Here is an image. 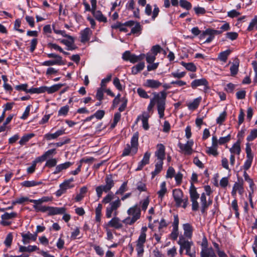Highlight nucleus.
<instances>
[{
    "label": "nucleus",
    "instance_id": "53",
    "mask_svg": "<svg viewBox=\"0 0 257 257\" xmlns=\"http://www.w3.org/2000/svg\"><path fill=\"white\" fill-rule=\"evenodd\" d=\"M57 160L56 158H51L48 160L45 164V166L52 168L56 166Z\"/></svg>",
    "mask_w": 257,
    "mask_h": 257
},
{
    "label": "nucleus",
    "instance_id": "1",
    "mask_svg": "<svg viewBox=\"0 0 257 257\" xmlns=\"http://www.w3.org/2000/svg\"><path fill=\"white\" fill-rule=\"evenodd\" d=\"M115 197L113 193L110 192L108 193L102 199V203L108 204L109 205L106 208L105 216L107 218L111 217L112 215L113 217L109 220L107 223L103 224L104 226L107 227H112L116 229L121 228L123 226L122 220H121L117 215H118L117 209L120 207L121 203L119 197L115 200H113Z\"/></svg>",
    "mask_w": 257,
    "mask_h": 257
},
{
    "label": "nucleus",
    "instance_id": "35",
    "mask_svg": "<svg viewBox=\"0 0 257 257\" xmlns=\"http://www.w3.org/2000/svg\"><path fill=\"white\" fill-rule=\"evenodd\" d=\"M243 177H244L245 181L247 182L249 184V188L251 191V192L250 193H249V196H250L251 193H253V192L254 184L253 183L252 180L250 178L249 176H248L247 173L246 172V171H244L243 173Z\"/></svg>",
    "mask_w": 257,
    "mask_h": 257
},
{
    "label": "nucleus",
    "instance_id": "23",
    "mask_svg": "<svg viewBox=\"0 0 257 257\" xmlns=\"http://www.w3.org/2000/svg\"><path fill=\"white\" fill-rule=\"evenodd\" d=\"M161 85L160 81L155 79H147L144 83L145 86L154 89L159 88Z\"/></svg>",
    "mask_w": 257,
    "mask_h": 257
},
{
    "label": "nucleus",
    "instance_id": "59",
    "mask_svg": "<svg viewBox=\"0 0 257 257\" xmlns=\"http://www.w3.org/2000/svg\"><path fill=\"white\" fill-rule=\"evenodd\" d=\"M231 75L233 76L236 74L238 70V63H233L230 68Z\"/></svg>",
    "mask_w": 257,
    "mask_h": 257
},
{
    "label": "nucleus",
    "instance_id": "36",
    "mask_svg": "<svg viewBox=\"0 0 257 257\" xmlns=\"http://www.w3.org/2000/svg\"><path fill=\"white\" fill-rule=\"evenodd\" d=\"M35 136V134L33 133L27 134L24 135L19 141V144L21 146H23L26 144L31 139Z\"/></svg>",
    "mask_w": 257,
    "mask_h": 257
},
{
    "label": "nucleus",
    "instance_id": "22",
    "mask_svg": "<svg viewBox=\"0 0 257 257\" xmlns=\"http://www.w3.org/2000/svg\"><path fill=\"white\" fill-rule=\"evenodd\" d=\"M201 257H217L212 247L204 246L200 252Z\"/></svg>",
    "mask_w": 257,
    "mask_h": 257
},
{
    "label": "nucleus",
    "instance_id": "41",
    "mask_svg": "<svg viewBox=\"0 0 257 257\" xmlns=\"http://www.w3.org/2000/svg\"><path fill=\"white\" fill-rule=\"evenodd\" d=\"M42 184L41 182H37L34 180L32 181H25L22 183L21 185L23 186L26 187H31L39 185Z\"/></svg>",
    "mask_w": 257,
    "mask_h": 257
},
{
    "label": "nucleus",
    "instance_id": "11",
    "mask_svg": "<svg viewBox=\"0 0 257 257\" xmlns=\"http://www.w3.org/2000/svg\"><path fill=\"white\" fill-rule=\"evenodd\" d=\"M51 200V199L50 197L47 196H44L38 200L30 199L29 201L34 204L33 205V208L36 211L45 212V210L46 209V206L42 205V204L44 202H47Z\"/></svg>",
    "mask_w": 257,
    "mask_h": 257
},
{
    "label": "nucleus",
    "instance_id": "60",
    "mask_svg": "<svg viewBox=\"0 0 257 257\" xmlns=\"http://www.w3.org/2000/svg\"><path fill=\"white\" fill-rule=\"evenodd\" d=\"M252 160L253 158L246 157V160H245L243 165V168L245 171L247 170L250 167Z\"/></svg>",
    "mask_w": 257,
    "mask_h": 257
},
{
    "label": "nucleus",
    "instance_id": "50",
    "mask_svg": "<svg viewBox=\"0 0 257 257\" xmlns=\"http://www.w3.org/2000/svg\"><path fill=\"white\" fill-rule=\"evenodd\" d=\"M105 91V88L104 87H100L99 88L96 92V98L99 100L101 101L103 98V93Z\"/></svg>",
    "mask_w": 257,
    "mask_h": 257
},
{
    "label": "nucleus",
    "instance_id": "12",
    "mask_svg": "<svg viewBox=\"0 0 257 257\" xmlns=\"http://www.w3.org/2000/svg\"><path fill=\"white\" fill-rule=\"evenodd\" d=\"M199 86H203L204 91L206 92L209 89L208 82L206 79L205 78L196 79L191 82V87L193 89H195Z\"/></svg>",
    "mask_w": 257,
    "mask_h": 257
},
{
    "label": "nucleus",
    "instance_id": "9",
    "mask_svg": "<svg viewBox=\"0 0 257 257\" xmlns=\"http://www.w3.org/2000/svg\"><path fill=\"white\" fill-rule=\"evenodd\" d=\"M193 145L194 142L192 140L188 141L185 144L179 142L178 147L180 149L179 152L184 155H191L194 152L193 149Z\"/></svg>",
    "mask_w": 257,
    "mask_h": 257
},
{
    "label": "nucleus",
    "instance_id": "55",
    "mask_svg": "<svg viewBox=\"0 0 257 257\" xmlns=\"http://www.w3.org/2000/svg\"><path fill=\"white\" fill-rule=\"evenodd\" d=\"M180 5L182 8L187 10H190L192 7L191 3L186 0H180Z\"/></svg>",
    "mask_w": 257,
    "mask_h": 257
},
{
    "label": "nucleus",
    "instance_id": "34",
    "mask_svg": "<svg viewBox=\"0 0 257 257\" xmlns=\"http://www.w3.org/2000/svg\"><path fill=\"white\" fill-rule=\"evenodd\" d=\"M59 41L67 47L68 50H72L74 49L72 46L74 41L72 37V39H68V40L62 39L59 40Z\"/></svg>",
    "mask_w": 257,
    "mask_h": 257
},
{
    "label": "nucleus",
    "instance_id": "8",
    "mask_svg": "<svg viewBox=\"0 0 257 257\" xmlns=\"http://www.w3.org/2000/svg\"><path fill=\"white\" fill-rule=\"evenodd\" d=\"M179 245L186 250V254L190 257H195V251L192 248L193 243L191 241L186 239L184 236L181 235L179 236V240L177 241Z\"/></svg>",
    "mask_w": 257,
    "mask_h": 257
},
{
    "label": "nucleus",
    "instance_id": "17",
    "mask_svg": "<svg viewBox=\"0 0 257 257\" xmlns=\"http://www.w3.org/2000/svg\"><path fill=\"white\" fill-rule=\"evenodd\" d=\"M92 34V32L89 28H86L81 30L80 32L81 42L84 43L89 41Z\"/></svg>",
    "mask_w": 257,
    "mask_h": 257
},
{
    "label": "nucleus",
    "instance_id": "51",
    "mask_svg": "<svg viewBox=\"0 0 257 257\" xmlns=\"http://www.w3.org/2000/svg\"><path fill=\"white\" fill-rule=\"evenodd\" d=\"M151 155V153L149 152H146L144 155L143 159L141 160V162L142 164H144L145 165H146L149 164L150 162V158Z\"/></svg>",
    "mask_w": 257,
    "mask_h": 257
},
{
    "label": "nucleus",
    "instance_id": "13",
    "mask_svg": "<svg viewBox=\"0 0 257 257\" xmlns=\"http://www.w3.org/2000/svg\"><path fill=\"white\" fill-rule=\"evenodd\" d=\"M157 150L155 153V156L157 158V162L163 163L165 157V148L162 144H159L157 146Z\"/></svg>",
    "mask_w": 257,
    "mask_h": 257
},
{
    "label": "nucleus",
    "instance_id": "6",
    "mask_svg": "<svg viewBox=\"0 0 257 257\" xmlns=\"http://www.w3.org/2000/svg\"><path fill=\"white\" fill-rule=\"evenodd\" d=\"M105 182V185H100L96 188V192L98 198L101 197L103 192L110 193L109 191L114 186V182L111 175H107L106 176Z\"/></svg>",
    "mask_w": 257,
    "mask_h": 257
},
{
    "label": "nucleus",
    "instance_id": "18",
    "mask_svg": "<svg viewBox=\"0 0 257 257\" xmlns=\"http://www.w3.org/2000/svg\"><path fill=\"white\" fill-rule=\"evenodd\" d=\"M200 203L201 204V211L202 212H204L209 206L212 204V201L210 199L207 200L205 193H202L200 197Z\"/></svg>",
    "mask_w": 257,
    "mask_h": 257
},
{
    "label": "nucleus",
    "instance_id": "3",
    "mask_svg": "<svg viewBox=\"0 0 257 257\" xmlns=\"http://www.w3.org/2000/svg\"><path fill=\"white\" fill-rule=\"evenodd\" d=\"M138 140H139V133H135L131 138V145L127 144L124 149L122 156H126L129 155L131 153L133 155L135 154L138 149Z\"/></svg>",
    "mask_w": 257,
    "mask_h": 257
},
{
    "label": "nucleus",
    "instance_id": "58",
    "mask_svg": "<svg viewBox=\"0 0 257 257\" xmlns=\"http://www.w3.org/2000/svg\"><path fill=\"white\" fill-rule=\"evenodd\" d=\"M93 249H94L96 253L99 256H103L104 255V250L102 247L98 245H93Z\"/></svg>",
    "mask_w": 257,
    "mask_h": 257
},
{
    "label": "nucleus",
    "instance_id": "57",
    "mask_svg": "<svg viewBox=\"0 0 257 257\" xmlns=\"http://www.w3.org/2000/svg\"><path fill=\"white\" fill-rule=\"evenodd\" d=\"M231 139V135L230 134H228L227 136L225 137H222L219 138L218 140L219 141V144L220 145H222L225 144V143L228 142Z\"/></svg>",
    "mask_w": 257,
    "mask_h": 257
},
{
    "label": "nucleus",
    "instance_id": "45",
    "mask_svg": "<svg viewBox=\"0 0 257 257\" xmlns=\"http://www.w3.org/2000/svg\"><path fill=\"white\" fill-rule=\"evenodd\" d=\"M145 58L144 54H140L139 55H136L132 54L130 60V61L132 63H136L138 61L142 60Z\"/></svg>",
    "mask_w": 257,
    "mask_h": 257
},
{
    "label": "nucleus",
    "instance_id": "2",
    "mask_svg": "<svg viewBox=\"0 0 257 257\" xmlns=\"http://www.w3.org/2000/svg\"><path fill=\"white\" fill-rule=\"evenodd\" d=\"M129 216L122 220L125 225H133L141 217V211L138 205L130 207L127 210Z\"/></svg>",
    "mask_w": 257,
    "mask_h": 257
},
{
    "label": "nucleus",
    "instance_id": "42",
    "mask_svg": "<svg viewBox=\"0 0 257 257\" xmlns=\"http://www.w3.org/2000/svg\"><path fill=\"white\" fill-rule=\"evenodd\" d=\"M52 29L53 30L55 34H58V35H61L62 36H63L64 37L67 38L68 39H72V36H70L69 35H67L66 34L65 31H64V30H59L57 29L56 28L55 25H54V24L52 25Z\"/></svg>",
    "mask_w": 257,
    "mask_h": 257
},
{
    "label": "nucleus",
    "instance_id": "49",
    "mask_svg": "<svg viewBox=\"0 0 257 257\" xmlns=\"http://www.w3.org/2000/svg\"><path fill=\"white\" fill-rule=\"evenodd\" d=\"M137 92L138 95H139V96L142 98L148 99L150 97L149 95L148 94V93L146 91V90H145L142 88H141V87L138 88L137 90Z\"/></svg>",
    "mask_w": 257,
    "mask_h": 257
},
{
    "label": "nucleus",
    "instance_id": "15",
    "mask_svg": "<svg viewBox=\"0 0 257 257\" xmlns=\"http://www.w3.org/2000/svg\"><path fill=\"white\" fill-rule=\"evenodd\" d=\"M243 179L242 178L238 179L237 181L235 182L233 186L231 191L232 196L235 197L237 192H238L240 194H242L243 192Z\"/></svg>",
    "mask_w": 257,
    "mask_h": 257
},
{
    "label": "nucleus",
    "instance_id": "10",
    "mask_svg": "<svg viewBox=\"0 0 257 257\" xmlns=\"http://www.w3.org/2000/svg\"><path fill=\"white\" fill-rule=\"evenodd\" d=\"M125 25H127V27L131 28V32L127 35H134L136 36H139L141 34L143 27L140 23L134 21H129L125 22Z\"/></svg>",
    "mask_w": 257,
    "mask_h": 257
},
{
    "label": "nucleus",
    "instance_id": "21",
    "mask_svg": "<svg viewBox=\"0 0 257 257\" xmlns=\"http://www.w3.org/2000/svg\"><path fill=\"white\" fill-rule=\"evenodd\" d=\"M73 164V163L70 162H66L64 163L59 164L56 166L53 174L55 175L58 174L63 170L67 169Z\"/></svg>",
    "mask_w": 257,
    "mask_h": 257
},
{
    "label": "nucleus",
    "instance_id": "5",
    "mask_svg": "<svg viewBox=\"0 0 257 257\" xmlns=\"http://www.w3.org/2000/svg\"><path fill=\"white\" fill-rule=\"evenodd\" d=\"M173 196L177 207L186 208L188 204V199L187 196H184L183 193L180 189H175L173 190Z\"/></svg>",
    "mask_w": 257,
    "mask_h": 257
},
{
    "label": "nucleus",
    "instance_id": "39",
    "mask_svg": "<svg viewBox=\"0 0 257 257\" xmlns=\"http://www.w3.org/2000/svg\"><path fill=\"white\" fill-rule=\"evenodd\" d=\"M64 64V62H61L58 60H50L43 62L42 65L45 66H50L55 65H61Z\"/></svg>",
    "mask_w": 257,
    "mask_h": 257
},
{
    "label": "nucleus",
    "instance_id": "33",
    "mask_svg": "<svg viewBox=\"0 0 257 257\" xmlns=\"http://www.w3.org/2000/svg\"><path fill=\"white\" fill-rule=\"evenodd\" d=\"M181 64L188 71L194 72L197 70V67L196 65L192 62L186 63L185 62L182 61L181 62Z\"/></svg>",
    "mask_w": 257,
    "mask_h": 257
},
{
    "label": "nucleus",
    "instance_id": "29",
    "mask_svg": "<svg viewBox=\"0 0 257 257\" xmlns=\"http://www.w3.org/2000/svg\"><path fill=\"white\" fill-rule=\"evenodd\" d=\"M92 14L94 18L100 22H106L107 18L102 14L100 11H96V10L92 11Z\"/></svg>",
    "mask_w": 257,
    "mask_h": 257
},
{
    "label": "nucleus",
    "instance_id": "24",
    "mask_svg": "<svg viewBox=\"0 0 257 257\" xmlns=\"http://www.w3.org/2000/svg\"><path fill=\"white\" fill-rule=\"evenodd\" d=\"M202 100V97L199 96L194 99H193L192 101L189 102L187 103V106L188 108L190 110H194L197 109L200 103Z\"/></svg>",
    "mask_w": 257,
    "mask_h": 257
},
{
    "label": "nucleus",
    "instance_id": "14",
    "mask_svg": "<svg viewBox=\"0 0 257 257\" xmlns=\"http://www.w3.org/2000/svg\"><path fill=\"white\" fill-rule=\"evenodd\" d=\"M17 216V213L15 212L11 213L6 212L1 215L2 220L1 224L3 226H8L11 224L12 222L9 220L16 218Z\"/></svg>",
    "mask_w": 257,
    "mask_h": 257
},
{
    "label": "nucleus",
    "instance_id": "54",
    "mask_svg": "<svg viewBox=\"0 0 257 257\" xmlns=\"http://www.w3.org/2000/svg\"><path fill=\"white\" fill-rule=\"evenodd\" d=\"M185 75V72H179L178 70L175 72H173L171 73V76L177 79L182 78L184 77Z\"/></svg>",
    "mask_w": 257,
    "mask_h": 257
},
{
    "label": "nucleus",
    "instance_id": "20",
    "mask_svg": "<svg viewBox=\"0 0 257 257\" xmlns=\"http://www.w3.org/2000/svg\"><path fill=\"white\" fill-rule=\"evenodd\" d=\"M37 232L34 234L28 232L26 233H22V241L24 244L29 243L31 240L35 241L37 239Z\"/></svg>",
    "mask_w": 257,
    "mask_h": 257
},
{
    "label": "nucleus",
    "instance_id": "56",
    "mask_svg": "<svg viewBox=\"0 0 257 257\" xmlns=\"http://www.w3.org/2000/svg\"><path fill=\"white\" fill-rule=\"evenodd\" d=\"M226 117V112L224 111L222 113H221L219 116L216 119V122L219 124H221L225 120Z\"/></svg>",
    "mask_w": 257,
    "mask_h": 257
},
{
    "label": "nucleus",
    "instance_id": "30",
    "mask_svg": "<svg viewBox=\"0 0 257 257\" xmlns=\"http://www.w3.org/2000/svg\"><path fill=\"white\" fill-rule=\"evenodd\" d=\"M63 86V84L61 83L54 84L51 87L45 86L46 92H47L49 94L54 93L60 89Z\"/></svg>",
    "mask_w": 257,
    "mask_h": 257
},
{
    "label": "nucleus",
    "instance_id": "38",
    "mask_svg": "<svg viewBox=\"0 0 257 257\" xmlns=\"http://www.w3.org/2000/svg\"><path fill=\"white\" fill-rule=\"evenodd\" d=\"M87 191V188L86 186H83L80 189V192L79 194H78L75 198V200L77 202H79L81 201L84 197L85 194Z\"/></svg>",
    "mask_w": 257,
    "mask_h": 257
},
{
    "label": "nucleus",
    "instance_id": "25",
    "mask_svg": "<svg viewBox=\"0 0 257 257\" xmlns=\"http://www.w3.org/2000/svg\"><path fill=\"white\" fill-rule=\"evenodd\" d=\"M74 181L73 178L65 180L63 183L60 184L59 187L62 188L63 190L66 192L67 190L72 188L74 187L72 182Z\"/></svg>",
    "mask_w": 257,
    "mask_h": 257
},
{
    "label": "nucleus",
    "instance_id": "43",
    "mask_svg": "<svg viewBox=\"0 0 257 257\" xmlns=\"http://www.w3.org/2000/svg\"><path fill=\"white\" fill-rule=\"evenodd\" d=\"M126 187H127V183L123 182L122 185L120 186L119 188L116 191L115 193L113 194L114 195L115 198L113 200H115L117 197L115 196V195H122L124 192L126 191Z\"/></svg>",
    "mask_w": 257,
    "mask_h": 257
},
{
    "label": "nucleus",
    "instance_id": "40",
    "mask_svg": "<svg viewBox=\"0 0 257 257\" xmlns=\"http://www.w3.org/2000/svg\"><path fill=\"white\" fill-rule=\"evenodd\" d=\"M30 93H43L46 92L45 86H42L38 88L32 87L28 91Z\"/></svg>",
    "mask_w": 257,
    "mask_h": 257
},
{
    "label": "nucleus",
    "instance_id": "7",
    "mask_svg": "<svg viewBox=\"0 0 257 257\" xmlns=\"http://www.w3.org/2000/svg\"><path fill=\"white\" fill-rule=\"evenodd\" d=\"M147 227L143 226L141 230V233L138 239L136 241V250L138 256H142L144 252L145 243L146 241V232Z\"/></svg>",
    "mask_w": 257,
    "mask_h": 257
},
{
    "label": "nucleus",
    "instance_id": "44",
    "mask_svg": "<svg viewBox=\"0 0 257 257\" xmlns=\"http://www.w3.org/2000/svg\"><path fill=\"white\" fill-rule=\"evenodd\" d=\"M254 29H255L257 30V15L255 16L253 19L251 20L247 27V30L248 31H251Z\"/></svg>",
    "mask_w": 257,
    "mask_h": 257
},
{
    "label": "nucleus",
    "instance_id": "37",
    "mask_svg": "<svg viewBox=\"0 0 257 257\" xmlns=\"http://www.w3.org/2000/svg\"><path fill=\"white\" fill-rule=\"evenodd\" d=\"M163 163L157 162L155 164V169L154 171L151 173L152 178H154L157 174L162 171L163 169Z\"/></svg>",
    "mask_w": 257,
    "mask_h": 257
},
{
    "label": "nucleus",
    "instance_id": "63",
    "mask_svg": "<svg viewBox=\"0 0 257 257\" xmlns=\"http://www.w3.org/2000/svg\"><path fill=\"white\" fill-rule=\"evenodd\" d=\"M12 240L13 235L11 233H10L7 235L4 243L7 247H10L12 244Z\"/></svg>",
    "mask_w": 257,
    "mask_h": 257
},
{
    "label": "nucleus",
    "instance_id": "46",
    "mask_svg": "<svg viewBox=\"0 0 257 257\" xmlns=\"http://www.w3.org/2000/svg\"><path fill=\"white\" fill-rule=\"evenodd\" d=\"M206 152L209 155H212L214 157H217L219 154L218 149L211 146L207 147Z\"/></svg>",
    "mask_w": 257,
    "mask_h": 257
},
{
    "label": "nucleus",
    "instance_id": "32",
    "mask_svg": "<svg viewBox=\"0 0 257 257\" xmlns=\"http://www.w3.org/2000/svg\"><path fill=\"white\" fill-rule=\"evenodd\" d=\"M144 62H140L132 68V73L134 75L138 74L145 68Z\"/></svg>",
    "mask_w": 257,
    "mask_h": 257
},
{
    "label": "nucleus",
    "instance_id": "52",
    "mask_svg": "<svg viewBox=\"0 0 257 257\" xmlns=\"http://www.w3.org/2000/svg\"><path fill=\"white\" fill-rule=\"evenodd\" d=\"M257 137V129H253L251 131L250 134L247 136L246 140L248 142L252 141Z\"/></svg>",
    "mask_w": 257,
    "mask_h": 257
},
{
    "label": "nucleus",
    "instance_id": "48",
    "mask_svg": "<svg viewBox=\"0 0 257 257\" xmlns=\"http://www.w3.org/2000/svg\"><path fill=\"white\" fill-rule=\"evenodd\" d=\"M230 53L229 50L224 51L219 53L218 55V59L224 62L226 61L228 56Z\"/></svg>",
    "mask_w": 257,
    "mask_h": 257
},
{
    "label": "nucleus",
    "instance_id": "64",
    "mask_svg": "<svg viewBox=\"0 0 257 257\" xmlns=\"http://www.w3.org/2000/svg\"><path fill=\"white\" fill-rule=\"evenodd\" d=\"M177 254V248L173 246L167 250V255L169 257H174Z\"/></svg>",
    "mask_w": 257,
    "mask_h": 257
},
{
    "label": "nucleus",
    "instance_id": "47",
    "mask_svg": "<svg viewBox=\"0 0 257 257\" xmlns=\"http://www.w3.org/2000/svg\"><path fill=\"white\" fill-rule=\"evenodd\" d=\"M69 107L67 105L61 107L58 111V116H66L69 111Z\"/></svg>",
    "mask_w": 257,
    "mask_h": 257
},
{
    "label": "nucleus",
    "instance_id": "62",
    "mask_svg": "<svg viewBox=\"0 0 257 257\" xmlns=\"http://www.w3.org/2000/svg\"><path fill=\"white\" fill-rule=\"evenodd\" d=\"M103 227L105 229L106 232V236L105 237L106 239L107 240L112 241V239L113 238V235L111 231L107 226L103 225Z\"/></svg>",
    "mask_w": 257,
    "mask_h": 257
},
{
    "label": "nucleus",
    "instance_id": "27",
    "mask_svg": "<svg viewBox=\"0 0 257 257\" xmlns=\"http://www.w3.org/2000/svg\"><path fill=\"white\" fill-rule=\"evenodd\" d=\"M167 192V188L166 187V183L165 181L162 182L160 185V189L157 192L158 198L162 200L165 194Z\"/></svg>",
    "mask_w": 257,
    "mask_h": 257
},
{
    "label": "nucleus",
    "instance_id": "31",
    "mask_svg": "<svg viewBox=\"0 0 257 257\" xmlns=\"http://www.w3.org/2000/svg\"><path fill=\"white\" fill-rule=\"evenodd\" d=\"M189 194L191 200H197L199 197V195L196 191V188L193 184H191L190 187Z\"/></svg>",
    "mask_w": 257,
    "mask_h": 257
},
{
    "label": "nucleus",
    "instance_id": "26",
    "mask_svg": "<svg viewBox=\"0 0 257 257\" xmlns=\"http://www.w3.org/2000/svg\"><path fill=\"white\" fill-rule=\"evenodd\" d=\"M184 230V236L188 238H191L192 236L193 228L189 223H185L183 225Z\"/></svg>",
    "mask_w": 257,
    "mask_h": 257
},
{
    "label": "nucleus",
    "instance_id": "61",
    "mask_svg": "<svg viewBox=\"0 0 257 257\" xmlns=\"http://www.w3.org/2000/svg\"><path fill=\"white\" fill-rule=\"evenodd\" d=\"M150 200L148 197H147L143 200L140 202V204L141 205L142 209L146 211L149 204Z\"/></svg>",
    "mask_w": 257,
    "mask_h": 257
},
{
    "label": "nucleus",
    "instance_id": "19",
    "mask_svg": "<svg viewBox=\"0 0 257 257\" xmlns=\"http://www.w3.org/2000/svg\"><path fill=\"white\" fill-rule=\"evenodd\" d=\"M65 134V130L64 128H62L60 130H57L55 133L51 134V133H47L44 136V138L47 141H50L52 140H55L57 139L60 136H62Z\"/></svg>",
    "mask_w": 257,
    "mask_h": 257
},
{
    "label": "nucleus",
    "instance_id": "28",
    "mask_svg": "<svg viewBox=\"0 0 257 257\" xmlns=\"http://www.w3.org/2000/svg\"><path fill=\"white\" fill-rule=\"evenodd\" d=\"M229 151L232 155H239L241 152L240 142L237 141L229 149Z\"/></svg>",
    "mask_w": 257,
    "mask_h": 257
},
{
    "label": "nucleus",
    "instance_id": "4",
    "mask_svg": "<svg viewBox=\"0 0 257 257\" xmlns=\"http://www.w3.org/2000/svg\"><path fill=\"white\" fill-rule=\"evenodd\" d=\"M167 95V93L164 91H161L159 94H155L154 98L156 100L157 110L160 118H163L164 116Z\"/></svg>",
    "mask_w": 257,
    "mask_h": 257
},
{
    "label": "nucleus",
    "instance_id": "16",
    "mask_svg": "<svg viewBox=\"0 0 257 257\" xmlns=\"http://www.w3.org/2000/svg\"><path fill=\"white\" fill-rule=\"evenodd\" d=\"M66 211L65 207L46 206L45 212H48L50 215L64 214Z\"/></svg>",
    "mask_w": 257,
    "mask_h": 257
}]
</instances>
